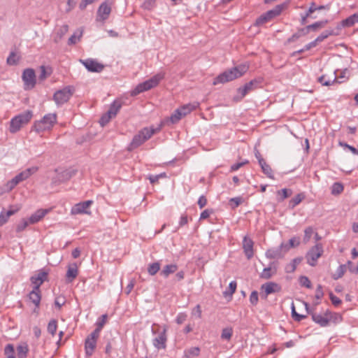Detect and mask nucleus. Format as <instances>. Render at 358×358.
I'll return each instance as SVG.
<instances>
[{
	"label": "nucleus",
	"instance_id": "49530a36",
	"mask_svg": "<svg viewBox=\"0 0 358 358\" xmlns=\"http://www.w3.org/2000/svg\"><path fill=\"white\" fill-rule=\"evenodd\" d=\"M20 182L17 180V179L15 178V176L10 180L8 181L5 185L6 190L7 192L11 191L13 189L17 186Z\"/></svg>",
	"mask_w": 358,
	"mask_h": 358
},
{
	"label": "nucleus",
	"instance_id": "423d86ee",
	"mask_svg": "<svg viewBox=\"0 0 358 358\" xmlns=\"http://www.w3.org/2000/svg\"><path fill=\"white\" fill-rule=\"evenodd\" d=\"M73 94V90L72 87L71 86H66L55 92L53 100L57 106H61L70 99Z\"/></svg>",
	"mask_w": 358,
	"mask_h": 358
},
{
	"label": "nucleus",
	"instance_id": "412c9836",
	"mask_svg": "<svg viewBox=\"0 0 358 358\" xmlns=\"http://www.w3.org/2000/svg\"><path fill=\"white\" fill-rule=\"evenodd\" d=\"M49 212L48 209H38L27 219L30 224L40 222Z\"/></svg>",
	"mask_w": 358,
	"mask_h": 358
},
{
	"label": "nucleus",
	"instance_id": "473e14b6",
	"mask_svg": "<svg viewBox=\"0 0 358 358\" xmlns=\"http://www.w3.org/2000/svg\"><path fill=\"white\" fill-rule=\"evenodd\" d=\"M346 271L347 265L341 264L337 268L336 272L332 274L331 277L334 280H338L344 275Z\"/></svg>",
	"mask_w": 358,
	"mask_h": 358
},
{
	"label": "nucleus",
	"instance_id": "9b49d317",
	"mask_svg": "<svg viewBox=\"0 0 358 358\" xmlns=\"http://www.w3.org/2000/svg\"><path fill=\"white\" fill-rule=\"evenodd\" d=\"M93 203V201L87 200L83 202H80L75 204L71 210V213L72 215H80V214H87L90 215L91 211L90 210V206Z\"/></svg>",
	"mask_w": 358,
	"mask_h": 358
},
{
	"label": "nucleus",
	"instance_id": "0eeeda50",
	"mask_svg": "<svg viewBox=\"0 0 358 358\" xmlns=\"http://www.w3.org/2000/svg\"><path fill=\"white\" fill-rule=\"evenodd\" d=\"M284 8V5H278L275 8L270 10L265 13L260 15L255 21V25L261 26L271 20L274 18L275 17L279 15Z\"/></svg>",
	"mask_w": 358,
	"mask_h": 358
},
{
	"label": "nucleus",
	"instance_id": "c9c22d12",
	"mask_svg": "<svg viewBox=\"0 0 358 358\" xmlns=\"http://www.w3.org/2000/svg\"><path fill=\"white\" fill-rule=\"evenodd\" d=\"M30 224L27 219H22L16 225L15 231L17 233H20L25 230V229Z\"/></svg>",
	"mask_w": 358,
	"mask_h": 358
},
{
	"label": "nucleus",
	"instance_id": "a18cd8bd",
	"mask_svg": "<svg viewBox=\"0 0 358 358\" xmlns=\"http://www.w3.org/2000/svg\"><path fill=\"white\" fill-rule=\"evenodd\" d=\"M20 182L17 180V179L15 178V176L10 180L8 181L5 185L6 190L7 192L11 191L13 189L17 186Z\"/></svg>",
	"mask_w": 358,
	"mask_h": 358
},
{
	"label": "nucleus",
	"instance_id": "f704fd0d",
	"mask_svg": "<svg viewBox=\"0 0 358 358\" xmlns=\"http://www.w3.org/2000/svg\"><path fill=\"white\" fill-rule=\"evenodd\" d=\"M277 194L280 196L278 199V201H282L292 194V190L290 189L284 188L278 190L277 192Z\"/></svg>",
	"mask_w": 358,
	"mask_h": 358
},
{
	"label": "nucleus",
	"instance_id": "393cba45",
	"mask_svg": "<svg viewBox=\"0 0 358 358\" xmlns=\"http://www.w3.org/2000/svg\"><path fill=\"white\" fill-rule=\"evenodd\" d=\"M29 299L35 305L36 308H38L41 300V289L35 290L33 288L29 294Z\"/></svg>",
	"mask_w": 358,
	"mask_h": 358
},
{
	"label": "nucleus",
	"instance_id": "2eb2a0df",
	"mask_svg": "<svg viewBox=\"0 0 358 358\" xmlns=\"http://www.w3.org/2000/svg\"><path fill=\"white\" fill-rule=\"evenodd\" d=\"M80 63L90 72L99 73L103 71L104 66L93 59H80Z\"/></svg>",
	"mask_w": 358,
	"mask_h": 358
},
{
	"label": "nucleus",
	"instance_id": "aec40b11",
	"mask_svg": "<svg viewBox=\"0 0 358 358\" xmlns=\"http://www.w3.org/2000/svg\"><path fill=\"white\" fill-rule=\"evenodd\" d=\"M166 329L164 328L163 331L153 339V345L159 349H164L166 348Z\"/></svg>",
	"mask_w": 358,
	"mask_h": 358
},
{
	"label": "nucleus",
	"instance_id": "864d4df0",
	"mask_svg": "<svg viewBox=\"0 0 358 358\" xmlns=\"http://www.w3.org/2000/svg\"><path fill=\"white\" fill-rule=\"evenodd\" d=\"M313 229L311 227H307L304 230V237H303V242L308 243L309 242L310 239L311 238L312 235L313 234Z\"/></svg>",
	"mask_w": 358,
	"mask_h": 358
},
{
	"label": "nucleus",
	"instance_id": "4c0bfd02",
	"mask_svg": "<svg viewBox=\"0 0 358 358\" xmlns=\"http://www.w3.org/2000/svg\"><path fill=\"white\" fill-rule=\"evenodd\" d=\"M233 335V329L231 327H227L222 329L221 338L222 340L229 341Z\"/></svg>",
	"mask_w": 358,
	"mask_h": 358
},
{
	"label": "nucleus",
	"instance_id": "20e7f679",
	"mask_svg": "<svg viewBox=\"0 0 358 358\" xmlns=\"http://www.w3.org/2000/svg\"><path fill=\"white\" fill-rule=\"evenodd\" d=\"M56 113H48L43 116V117L34 122L33 126L34 130L37 133L43 132L52 129L55 124L57 122Z\"/></svg>",
	"mask_w": 358,
	"mask_h": 358
},
{
	"label": "nucleus",
	"instance_id": "cd10ccee",
	"mask_svg": "<svg viewBox=\"0 0 358 358\" xmlns=\"http://www.w3.org/2000/svg\"><path fill=\"white\" fill-rule=\"evenodd\" d=\"M259 166L264 174H266L269 178L274 179L273 170L271 166L266 164L264 159L259 160Z\"/></svg>",
	"mask_w": 358,
	"mask_h": 358
},
{
	"label": "nucleus",
	"instance_id": "de8ad7c7",
	"mask_svg": "<svg viewBox=\"0 0 358 358\" xmlns=\"http://www.w3.org/2000/svg\"><path fill=\"white\" fill-rule=\"evenodd\" d=\"M57 328V322L55 320H52L49 322L48 325V331L52 335L54 336L56 333Z\"/></svg>",
	"mask_w": 358,
	"mask_h": 358
},
{
	"label": "nucleus",
	"instance_id": "c756f323",
	"mask_svg": "<svg viewBox=\"0 0 358 358\" xmlns=\"http://www.w3.org/2000/svg\"><path fill=\"white\" fill-rule=\"evenodd\" d=\"M122 107V103L120 101H114L113 103H111L109 110L107 113H108L110 116L115 117L120 109Z\"/></svg>",
	"mask_w": 358,
	"mask_h": 358
},
{
	"label": "nucleus",
	"instance_id": "f257e3e1",
	"mask_svg": "<svg viewBox=\"0 0 358 358\" xmlns=\"http://www.w3.org/2000/svg\"><path fill=\"white\" fill-rule=\"evenodd\" d=\"M249 69L247 64H242L229 70L224 71L217 76L213 80V85L225 83L241 77Z\"/></svg>",
	"mask_w": 358,
	"mask_h": 358
},
{
	"label": "nucleus",
	"instance_id": "a19ab883",
	"mask_svg": "<svg viewBox=\"0 0 358 358\" xmlns=\"http://www.w3.org/2000/svg\"><path fill=\"white\" fill-rule=\"evenodd\" d=\"M17 351L18 358H26L28 352V348L26 345H20L17 346Z\"/></svg>",
	"mask_w": 358,
	"mask_h": 358
},
{
	"label": "nucleus",
	"instance_id": "79ce46f5",
	"mask_svg": "<svg viewBox=\"0 0 358 358\" xmlns=\"http://www.w3.org/2000/svg\"><path fill=\"white\" fill-rule=\"evenodd\" d=\"M4 354L7 358H15L14 347L12 344H8L5 347Z\"/></svg>",
	"mask_w": 358,
	"mask_h": 358
},
{
	"label": "nucleus",
	"instance_id": "f8f14e48",
	"mask_svg": "<svg viewBox=\"0 0 358 358\" xmlns=\"http://www.w3.org/2000/svg\"><path fill=\"white\" fill-rule=\"evenodd\" d=\"M262 296L267 298L269 294L278 293L281 291V286L275 282H267L261 286Z\"/></svg>",
	"mask_w": 358,
	"mask_h": 358
},
{
	"label": "nucleus",
	"instance_id": "052dcab7",
	"mask_svg": "<svg viewBox=\"0 0 358 358\" xmlns=\"http://www.w3.org/2000/svg\"><path fill=\"white\" fill-rule=\"evenodd\" d=\"M236 286H237V284H236V281H231L230 282L229 285V292L228 293L227 291H225L224 292V295L226 296L227 294H229V295H232L235 291H236Z\"/></svg>",
	"mask_w": 358,
	"mask_h": 358
},
{
	"label": "nucleus",
	"instance_id": "7ed1b4c3",
	"mask_svg": "<svg viewBox=\"0 0 358 358\" xmlns=\"http://www.w3.org/2000/svg\"><path fill=\"white\" fill-rule=\"evenodd\" d=\"M164 76L165 73L164 72H159L157 73L150 79L139 83L132 91L131 94L137 95L156 87L159 83V82L164 79Z\"/></svg>",
	"mask_w": 358,
	"mask_h": 358
},
{
	"label": "nucleus",
	"instance_id": "b1692460",
	"mask_svg": "<svg viewBox=\"0 0 358 358\" xmlns=\"http://www.w3.org/2000/svg\"><path fill=\"white\" fill-rule=\"evenodd\" d=\"M96 340L87 337L85 343V353L87 356H91L96 348Z\"/></svg>",
	"mask_w": 358,
	"mask_h": 358
},
{
	"label": "nucleus",
	"instance_id": "4be33fe9",
	"mask_svg": "<svg viewBox=\"0 0 358 358\" xmlns=\"http://www.w3.org/2000/svg\"><path fill=\"white\" fill-rule=\"evenodd\" d=\"M38 168L37 166H31L27 168L25 170L20 172V173H18L17 176H15V178L20 182H22L29 178L33 174H34L38 171Z\"/></svg>",
	"mask_w": 358,
	"mask_h": 358
},
{
	"label": "nucleus",
	"instance_id": "c85d7f7f",
	"mask_svg": "<svg viewBox=\"0 0 358 358\" xmlns=\"http://www.w3.org/2000/svg\"><path fill=\"white\" fill-rule=\"evenodd\" d=\"M178 270V266L176 264L166 265L161 271V275L167 278L170 274L175 273Z\"/></svg>",
	"mask_w": 358,
	"mask_h": 358
},
{
	"label": "nucleus",
	"instance_id": "c03bdc74",
	"mask_svg": "<svg viewBox=\"0 0 358 358\" xmlns=\"http://www.w3.org/2000/svg\"><path fill=\"white\" fill-rule=\"evenodd\" d=\"M20 182L17 180V179L15 178V176L10 180L8 181L5 185L6 190L7 192L11 191L13 189L17 186Z\"/></svg>",
	"mask_w": 358,
	"mask_h": 358
},
{
	"label": "nucleus",
	"instance_id": "6e6d98bb",
	"mask_svg": "<svg viewBox=\"0 0 358 358\" xmlns=\"http://www.w3.org/2000/svg\"><path fill=\"white\" fill-rule=\"evenodd\" d=\"M18 58L14 52H11L7 58V64L9 65H15L17 63Z\"/></svg>",
	"mask_w": 358,
	"mask_h": 358
},
{
	"label": "nucleus",
	"instance_id": "4d7b16f0",
	"mask_svg": "<svg viewBox=\"0 0 358 358\" xmlns=\"http://www.w3.org/2000/svg\"><path fill=\"white\" fill-rule=\"evenodd\" d=\"M50 74H51V71L48 72L45 66H41L40 67V75L38 76L39 80H44Z\"/></svg>",
	"mask_w": 358,
	"mask_h": 358
},
{
	"label": "nucleus",
	"instance_id": "4468645a",
	"mask_svg": "<svg viewBox=\"0 0 358 358\" xmlns=\"http://www.w3.org/2000/svg\"><path fill=\"white\" fill-rule=\"evenodd\" d=\"M284 247H287V244L282 243L277 248H273L267 250L265 253L266 258L270 259L282 258L286 252H285Z\"/></svg>",
	"mask_w": 358,
	"mask_h": 358
},
{
	"label": "nucleus",
	"instance_id": "13d9d810",
	"mask_svg": "<svg viewBox=\"0 0 358 358\" xmlns=\"http://www.w3.org/2000/svg\"><path fill=\"white\" fill-rule=\"evenodd\" d=\"M299 283L301 286L310 288L311 287V282L306 276H301L299 278Z\"/></svg>",
	"mask_w": 358,
	"mask_h": 358
},
{
	"label": "nucleus",
	"instance_id": "5fc2aeb1",
	"mask_svg": "<svg viewBox=\"0 0 358 358\" xmlns=\"http://www.w3.org/2000/svg\"><path fill=\"white\" fill-rule=\"evenodd\" d=\"M299 243L300 241L299 238L294 237L290 238L289 241V245H287V247H284L285 252H287L290 248L299 245Z\"/></svg>",
	"mask_w": 358,
	"mask_h": 358
},
{
	"label": "nucleus",
	"instance_id": "680f3d73",
	"mask_svg": "<svg viewBox=\"0 0 358 358\" xmlns=\"http://www.w3.org/2000/svg\"><path fill=\"white\" fill-rule=\"evenodd\" d=\"M241 201L242 199L241 197H234L229 200V203L232 208H236L241 204Z\"/></svg>",
	"mask_w": 358,
	"mask_h": 358
},
{
	"label": "nucleus",
	"instance_id": "a878e982",
	"mask_svg": "<svg viewBox=\"0 0 358 358\" xmlns=\"http://www.w3.org/2000/svg\"><path fill=\"white\" fill-rule=\"evenodd\" d=\"M274 263H271L268 267L264 268L259 276L262 279H270L276 273V268L272 266Z\"/></svg>",
	"mask_w": 358,
	"mask_h": 358
},
{
	"label": "nucleus",
	"instance_id": "f3484780",
	"mask_svg": "<svg viewBox=\"0 0 358 358\" xmlns=\"http://www.w3.org/2000/svg\"><path fill=\"white\" fill-rule=\"evenodd\" d=\"M20 208V206L15 205L10 206L9 210L7 211H5L4 209L1 210L0 213V227L5 224L8 221L9 217L17 213Z\"/></svg>",
	"mask_w": 358,
	"mask_h": 358
},
{
	"label": "nucleus",
	"instance_id": "2f4dec72",
	"mask_svg": "<svg viewBox=\"0 0 358 358\" xmlns=\"http://www.w3.org/2000/svg\"><path fill=\"white\" fill-rule=\"evenodd\" d=\"M305 196L303 193H299L296 195L294 198H292L289 202V207L292 209L294 208L297 205H299L302 200H303Z\"/></svg>",
	"mask_w": 358,
	"mask_h": 358
},
{
	"label": "nucleus",
	"instance_id": "ddd939ff",
	"mask_svg": "<svg viewBox=\"0 0 358 358\" xmlns=\"http://www.w3.org/2000/svg\"><path fill=\"white\" fill-rule=\"evenodd\" d=\"M312 320L320 327H324L329 325L331 320V311L327 310L324 314L313 313Z\"/></svg>",
	"mask_w": 358,
	"mask_h": 358
},
{
	"label": "nucleus",
	"instance_id": "69168bd1",
	"mask_svg": "<svg viewBox=\"0 0 358 358\" xmlns=\"http://www.w3.org/2000/svg\"><path fill=\"white\" fill-rule=\"evenodd\" d=\"M341 320H342V316L340 314L331 312V320L330 321H332L334 323H338V322H341Z\"/></svg>",
	"mask_w": 358,
	"mask_h": 358
},
{
	"label": "nucleus",
	"instance_id": "ea45409f",
	"mask_svg": "<svg viewBox=\"0 0 358 358\" xmlns=\"http://www.w3.org/2000/svg\"><path fill=\"white\" fill-rule=\"evenodd\" d=\"M83 35V32L81 31H78L75 32L69 38L68 41L69 45H73L76 44L77 42L80 41V38H81Z\"/></svg>",
	"mask_w": 358,
	"mask_h": 358
},
{
	"label": "nucleus",
	"instance_id": "6ab92c4d",
	"mask_svg": "<svg viewBox=\"0 0 358 358\" xmlns=\"http://www.w3.org/2000/svg\"><path fill=\"white\" fill-rule=\"evenodd\" d=\"M243 249L247 259H252L254 256V242L247 236H244L243 239Z\"/></svg>",
	"mask_w": 358,
	"mask_h": 358
},
{
	"label": "nucleus",
	"instance_id": "7c9ffc66",
	"mask_svg": "<svg viewBox=\"0 0 358 358\" xmlns=\"http://www.w3.org/2000/svg\"><path fill=\"white\" fill-rule=\"evenodd\" d=\"M356 23H358V13H355L342 21L344 27H352Z\"/></svg>",
	"mask_w": 358,
	"mask_h": 358
},
{
	"label": "nucleus",
	"instance_id": "a211bd4d",
	"mask_svg": "<svg viewBox=\"0 0 358 358\" xmlns=\"http://www.w3.org/2000/svg\"><path fill=\"white\" fill-rule=\"evenodd\" d=\"M111 13V6L107 2H103L97 10V21L104 22Z\"/></svg>",
	"mask_w": 358,
	"mask_h": 358
},
{
	"label": "nucleus",
	"instance_id": "3c124183",
	"mask_svg": "<svg viewBox=\"0 0 358 358\" xmlns=\"http://www.w3.org/2000/svg\"><path fill=\"white\" fill-rule=\"evenodd\" d=\"M324 24H325V22H324L322 21H318L312 24L306 26L305 27V29H307V32L308 34L310 30L315 31L317 29L323 27L324 25Z\"/></svg>",
	"mask_w": 358,
	"mask_h": 358
},
{
	"label": "nucleus",
	"instance_id": "e433bc0d",
	"mask_svg": "<svg viewBox=\"0 0 358 358\" xmlns=\"http://www.w3.org/2000/svg\"><path fill=\"white\" fill-rule=\"evenodd\" d=\"M200 349L198 347L190 348L185 351V355L187 358H192L199 355Z\"/></svg>",
	"mask_w": 358,
	"mask_h": 358
},
{
	"label": "nucleus",
	"instance_id": "58836bf2",
	"mask_svg": "<svg viewBox=\"0 0 358 358\" xmlns=\"http://www.w3.org/2000/svg\"><path fill=\"white\" fill-rule=\"evenodd\" d=\"M160 269V264L159 262H154L149 264L148 267V272L150 275H155Z\"/></svg>",
	"mask_w": 358,
	"mask_h": 358
},
{
	"label": "nucleus",
	"instance_id": "9d476101",
	"mask_svg": "<svg viewBox=\"0 0 358 358\" xmlns=\"http://www.w3.org/2000/svg\"><path fill=\"white\" fill-rule=\"evenodd\" d=\"M258 83L257 80H252L249 83L245 84L243 87L237 89V94L233 98L234 101L238 102L241 101L246 94L252 91L255 88V85Z\"/></svg>",
	"mask_w": 358,
	"mask_h": 358
},
{
	"label": "nucleus",
	"instance_id": "603ef678",
	"mask_svg": "<svg viewBox=\"0 0 358 358\" xmlns=\"http://www.w3.org/2000/svg\"><path fill=\"white\" fill-rule=\"evenodd\" d=\"M343 190V186L341 182H335L331 187V193L333 194H338Z\"/></svg>",
	"mask_w": 358,
	"mask_h": 358
},
{
	"label": "nucleus",
	"instance_id": "0e129e2a",
	"mask_svg": "<svg viewBox=\"0 0 358 358\" xmlns=\"http://www.w3.org/2000/svg\"><path fill=\"white\" fill-rule=\"evenodd\" d=\"M324 296V292L322 289V286L321 285H318L316 291H315V299L317 300H320Z\"/></svg>",
	"mask_w": 358,
	"mask_h": 358
},
{
	"label": "nucleus",
	"instance_id": "37998d69",
	"mask_svg": "<svg viewBox=\"0 0 358 358\" xmlns=\"http://www.w3.org/2000/svg\"><path fill=\"white\" fill-rule=\"evenodd\" d=\"M20 182L17 180V179L15 178V176L10 180L8 181L5 185L6 190L7 192L11 191L13 189L17 186Z\"/></svg>",
	"mask_w": 358,
	"mask_h": 358
},
{
	"label": "nucleus",
	"instance_id": "bb28decb",
	"mask_svg": "<svg viewBox=\"0 0 358 358\" xmlns=\"http://www.w3.org/2000/svg\"><path fill=\"white\" fill-rule=\"evenodd\" d=\"M199 106V102H194L192 103L185 104L178 109L180 110L182 116H185L190 113L192 110L196 109Z\"/></svg>",
	"mask_w": 358,
	"mask_h": 358
},
{
	"label": "nucleus",
	"instance_id": "6e6552de",
	"mask_svg": "<svg viewBox=\"0 0 358 358\" xmlns=\"http://www.w3.org/2000/svg\"><path fill=\"white\" fill-rule=\"evenodd\" d=\"M22 79L24 83V89L30 90L33 89L36 83L35 71L33 69H26L24 70Z\"/></svg>",
	"mask_w": 358,
	"mask_h": 358
},
{
	"label": "nucleus",
	"instance_id": "774afa93",
	"mask_svg": "<svg viewBox=\"0 0 358 358\" xmlns=\"http://www.w3.org/2000/svg\"><path fill=\"white\" fill-rule=\"evenodd\" d=\"M187 319V315L183 313H179L176 319V322L178 324H182Z\"/></svg>",
	"mask_w": 358,
	"mask_h": 358
},
{
	"label": "nucleus",
	"instance_id": "f03ea898",
	"mask_svg": "<svg viewBox=\"0 0 358 358\" xmlns=\"http://www.w3.org/2000/svg\"><path fill=\"white\" fill-rule=\"evenodd\" d=\"M156 131L157 129L152 127H145L142 129L137 134L134 136L131 142L128 146V150L131 151L137 148L147 140L150 138L152 136L156 133Z\"/></svg>",
	"mask_w": 358,
	"mask_h": 358
},
{
	"label": "nucleus",
	"instance_id": "5701e85b",
	"mask_svg": "<svg viewBox=\"0 0 358 358\" xmlns=\"http://www.w3.org/2000/svg\"><path fill=\"white\" fill-rule=\"evenodd\" d=\"M78 266L76 263L69 265L66 278L68 282H71L78 275Z\"/></svg>",
	"mask_w": 358,
	"mask_h": 358
},
{
	"label": "nucleus",
	"instance_id": "09e8293b",
	"mask_svg": "<svg viewBox=\"0 0 358 358\" xmlns=\"http://www.w3.org/2000/svg\"><path fill=\"white\" fill-rule=\"evenodd\" d=\"M182 115L180 112V110L178 108L175 110V112L171 115L170 117V121L171 123L175 124L178 122L182 117Z\"/></svg>",
	"mask_w": 358,
	"mask_h": 358
},
{
	"label": "nucleus",
	"instance_id": "dca6fc26",
	"mask_svg": "<svg viewBox=\"0 0 358 358\" xmlns=\"http://www.w3.org/2000/svg\"><path fill=\"white\" fill-rule=\"evenodd\" d=\"M48 273L44 270H40L38 273L31 276L30 280L34 285L35 290L40 289L41 285L48 280Z\"/></svg>",
	"mask_w": 358,
	"mask_h": 358
},
{
	"label": "nucleus",
	"instance_id": "338daca9",
	"mask_svg": "<svg viewBox=\"0 0 358 358\" xmlns=\"http://www.w3.org/2000/svg\"><path fill=\"white\" fill-rule=\"evenodd\" d=\"M318 82L324 86H329L333 83V81L327 80L325 76H322L318 78Z\"/></svg>",
	"mask_w": 358,
	"mask_h": 358
},
{
	"label": "nucleus",
	"instance_id": "8fccbe9b",
	"mask_svg": "<svg viewBox=\"0 0 358 358\" xmlns=\"http://www.w3.org/2000/svg\"><path fill=\"white\" fill-rule=\"evenodd\" d=\"M156 0H145L142 4V8L150 10L155 7Z\"/></svg>",
	"mask_w": 358,
	"mask_h": 358
},
{
	"label": "nucleus",
	"instance_id": "bf43d9fd",
	"mask_svg": "<svg viewBox=\"0 0 358 358\" xmlns=\"http://www.w3.org/2000/svg\"><path fill=\"white\" fill-rule=\"evenodd\" d=\"M331 34H332L331 31H324L320 35H319L315 38V40L317 43H320V42L323 41L324 39H326L327 38H328Z\"/></svg>",
	"mask_w": 358,
	"mask_h": 358
},
{
	"label": "nucleus",
	"instance_id": "72a5a7b5",
	"mask_svg": "<svg viewBox=\"0 0 358 358\" xmlns=\"http://www.w3.org/2000/svg\"><path fill=\"white\" fill-rule=\"evenodd\" d=\"M308 34L307 29L301 28L299 29L295 34H294L290 38H288V43H292L295 41L296 39L299 38L301 36H306Z\"/></svg>",
	"mask_w": 358,
	"mask_h": 358
},
{
	"label": "nucleus",
	"instance_id": "e2e57ef3",
	"mask_svg": "<svg viewBox=\"0 0 358 358\" xmlns=\"http://www.w3.org/2000/svg\"><path fill=\"white\" fill-rule=\"evenodd\" d=\"M259 298H258V292L257 291H252L250 296V302L255 306L257 305L258 302Z\"/></svg>",
	"mask_w": 358,
	"mask_h": 358
},
{
	"label": "nucleus",
	"instance_id": "39448f33",
	"mask_svg": "<svg viewBox=\"0 0 358 358\" xmlns=\"http://www.w3.org/2000/svg\"><path fill=\"white\" fill-rule=\"evenodd\" d=\"M32 112L27 110L13 117L10 122V131L15 134L18 131L21 127L27 124L32 117Z\"/></svg>",
	"mask_w": 358,
	"mask_h": 358
},
{
	"label": "nucleus",
	"instance_id": "1a4fd4ad",
	"mask_svg": "<svg viewBox=\"0 0 358 358\" xmlns=\"http://www.w3.org/2000/svg\"><path fill=\"white\" fill-rule=\"evenodd\" d=\"M322 253L323 248L322 244H316L308 251L306 255L308 264L311 266H315L317 259L322 256Z\"/></svg>",
	"mask_w": 358,
	"mask_h": 358
}]
</instances>
